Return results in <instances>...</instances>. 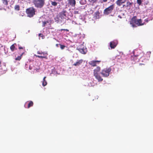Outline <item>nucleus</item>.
<instances>
[{
	"label": "nucleus",
	"mask_w": 153,
	"mask_h": 153,
	"mask_svg": "<svg viewBox=\"0 0 153 153\" xmlns=\"http://www.w3.org/2000/svg\"><path fill=\"white\" fill-rule=\"evenodd\" d=\"M144 22H143L141 19H137L136 16L132 18L130 21V24L133 27H136V25L138 26H140L144 25Z\"/></svg>",
	"instance_id": "nucleus-1"
},
{
	"label": "nucleus",
	"mask_w": 153,
	"mask_h": 153,
	"mask_svg": "<svg viewBox=\"0 0 153 153\" xmlns=\"http://www.w3.org/2000/svg\"><path fill=\"white\" fill-rule=\"evenodd\" d=\"M33 3L36 7L41 8L44 5L45 0H33Z\"/></svg>",
	"instance_id": "nucleus-2"
},
{
	"label": "nucleus",
	"mask_w": 153,
	"mask_h": 153,
	"mask_svg": "<svg viewBox=\"0 0 153 153\" xmlns=\"http://www.w3.org/2000/svg\"><path fill=\"white\" fill-rule=\"evenodd\" d=\"M26 13L28 17H32L35 14V9L33 7H30L26 10Z\"/></svg>",
	"instance_id": "nucleus-3"
},
{
	"label": "nucleus",
	"mask_w": 153,
	"mask_h": 153,
	"mask_svg": "<svg viewBox=\"0 0 153 153\" xmlns=\"http://www.w3.org/2000/svg\"><path fill=\"white\" fill-rule=\"evenodd\" d=\"M111 68H104L102 70L101 74L103 76L107 77L109 76L110 73L111 71Z\"/></svg>",
	"instance_id": "nucleus-4"
},
{
	"label": "nucleus",
	"mask_w": 153,
	"mask_h": 153,
	"mask_svg": "<svg viewBox=\"0 0 153 153\" xmlns=\"http://www.w3.org/2000/svg\"><path fill=\"white\" fill-rule=\"evenodd\" d=\"M37 53L39 54H43V56L37 55H35L34 56L36 57H38L41 59L45 58L46 59H48V53L47 52H42V51H38L37 52Z\"/></svg>",
	"instance_id": "nucleus-5"
},
{
	"label": "nucleus",
	"mask_w": 153,
	"mask_h": 153,
	"mask_svg": "<svg viewBox=\"0 0 153 153\" xmlns=\"http://www.w3.org/2000/svg\"><path fill=\"white\" fill-rule=\"evenodd\" d=\"M114 7V5L112 4L108 7L106 8L104 10V13L105 15H107L111 13Z\"/></svg>",
	"instance_id": "nucleus-6"
},
{
	"label": "nucleus",
	"mask_w": 153,
	"mask_h": 153,
	"mask_svg": "<svg viewBox=\"0 0 153 153\" xmlns=\"http://www.w3.org/2000/svg\"><path fill=\"white\" fill-rule=\"evenodd\" d=\"M68 4L69 5L72 7H74L76 4V1L75 0H67Z\"/></svg>",
	"instance_id": "nucleus-7"
},
{
	"label": "nucleus",
	"mask_w": 153,
	"mask_h": 153,
	"mask_svg": "<svg viewBox=\"0 0 153 153\" xmlns=\"http://www.w3.org/2000/svg\"><path fill=\"white\" fill-rule=\"evenodd\" d=\"M67 11L66 10H63L59 13V17L61 19H64L66 16V13Z\"/></svg>",
	"instance_id": "nucleus-8"
},
{
	"label": "nucleus",
	"mask_w": 153,
	"mask_h": 153,
	"mask_svg": "<svg viewBox=\"0 0 153 153\" xmlns=\"http://www.w3.org/2000/svg\"><path fill=\"white\" fill-rule=\"evenodd\" d=\"M117 41L111 42L110 44V46L111 48H114L117 45Z\"/></svg>",
	"instance_id": "nucleus-9"
},
{
	"label": "nucleus",
	"mask_w": 153,
	"mask_h": 153,
	"mask_svg": "<svg viewBox=\"0 0 153 153\" xmlns=\"http://www.w3.org/2000/svg\"><path fill=\"white\" fill-rule=\"evenodd\" d=\"M83 62V60L82 59L79 60H78L77 61L73 64V65L75 66H79L80 65L82 64Z\"/></svg>",
	"instance_id": "nucleus-10"
},
{
	"label": "nucleus",
	"mask_w": 153,
	"mask_h": 153,
	"mask_svg": "<svg viewBox=\"0 0 153 153\" xmlns=\"http://www.w3.org/2000/svg\"><path fill=\"white\" fill-rule=\"evenodd\" d=\"M126 1V0H117L116 2V4L118 6H120L121 5L124 3Z\"/></svg>",
	"instance_id": "nucleus-11"
},
{
	"label": "nucleus",
	"mask_w": 153,
	"mask_h": 153,
	"mask_svg": "<svg viewBox=\"0 0 153 153\" xmlns=\"http://www.w3.org/2000/svg\"><path fill=\"white\" fill-rule=\"evenodd\" d=\"M78 50L82 53L84 54H85L87 52V50L86 48H84L83 49L79 48V49Z\"/></svg>",
	"instance_id": "nucleus-12"
},
{
	"label": "nucleus",
	"mask_w": 153,
	"mask_h": 153,
	"mask_svg": "<svg viewBox=\"0 0 153 153\" xmlns=\"http://www.w3.org/2000/svg\"><path fill=\"white\" fill-rule=\"evenodd\" d=\"M132 4V3H131L130 1H128L127 2L126 5H123V7L126 6L129 8H130L131 7V5Z\"/></svg>",
	"instance_id": "nucleus-13"
},
{
	"label": "nucleus",
	"mask_w": 153,
	"mask_h": 153,
	"mask_svg": "<svg viewBox=\"0 0 153 153\" xmlns=\"http://www.w3.org/2000/svg\"><path fill=\"white\" fill-rule=\"evenodd\" d=\"M88 63L91 66L94 67L96 66V60L91 61Z\"/></svg>",
	"instance_id": "nucleus-14"
},
{
	"label": "nucleus",
	"mask_w": 153,
	"mask_h": 153,
	"mask_svg": "<svg viewBox=\"0 0 153 153\" xmlns=\"http://www.w3.org/2000/svg\"><path fill=\"white\" fill-rule=\"evenodd\" d=\"M15 45H16V44H13L10 47V49L11 50V51H13L15 50H16V48H15Z\"/></svg>",
	"instance_id": "nucleus-15"
},
{
	"label": "nucleus",
	"mask_w": 153,
	"mask_h": 153,
	"mask_svg": "<svg viewBox=\"0 0 153 153\" xmlns=\"http://www.w3.org/2000/svg\"><path fill=\"white\" fill-rule=\"evenodd\" d=\"M96 79L98 80L99 82L102 81L103 80L101 76L98 75L97 73H96Z\"/></svg>",
	"instance_id": "nucleus-16"
},
{
	"label": "nucleus",
	"mask_w": 153,
	"mask_h": 153,
	"mask_svg": "<svg viewBox=\"0 0 153 153\" xmlns=\"http://www.w3.org/2000/svg\"><path fill=\"white\" fill-rule=\"evenodd\" d=\"M46 78V76H45L43 79V80L42 82V85L43 86H45L47 84V82L45 80V79Z\"/></svg>",
	"instance_id": "nucleus-17"
},
{
	"label": "nucleus",
	"mask_w": 153,
	"mask_h": 153,
	"mask_svg": "<svg viewBox=\"0 0 153 153\" xmlns=\"http://www.w3.org/2000/svg\"><path fill=\"white\" fill-rule=\"evenodd\" d=\"M100 62V61L96 60V72L99 71L100 70V68L99 66H97V65L99 64V63Z\"/></svg>",
	"instance_id": "nucleus-18"
},
{
	"label": "nucleus",
	"mask_w": 153,
	"mask_h": 153,
	"mask_svg": "<svg viewBox=\"0 0 153 153\" xmlns=\"http://www.w3.org/2000/svg\"><path fill=\"white\" fill-rule=\"evenodd\" d=\"M3 4L5 6L8 4V2H10V0H1Z\"/></svg>",
	"instance_id": "nucleus-19"
},
{
	"label": "nucleus",
	"mask_w": 153,
	"mask_h": 153,
	"mask_svg": "<svg viewBox=\"0 0 153 153\" xmlns=\"http://www.w3.org/2000/svg\"><path fill=\"white\" fill-rule=\"evenodd\" d=\"M24 53V52H23L22 53V54L20 55V56H18L15 59V60H18L19 61L20 60L22 57V55Z\"/></svg>",
	"instance_id": "nucleus-20"
},
{
	"label": "nucleus",
	"mask_w": 153,
	"mask_h": 153,
	"mask_svg": "<svg viewBox=\"0 0 153 153\" xmlns=\"http://www.w3.org/2000/svg\"><path fill=\"white\" fill-rule=\"evenodd\" d=\"M86 48V47L83 44H82V45H79V46H78L77 47L76 49L77 50H78L79 49V48L83 49V48Z\"/></svg>",
	"instance_id": "nucleus-21"
},
{
	"label": "nucleus",
	"mask_w": 153,
	"mask_h": 153,
	"mask_svg": "<svg viewBox=\"0 0 153 153\" xmlns=\"http://www.w3.org/2000/svg\"><path fill=\"white\" fill-rule=\"evenodd\" d=\"M33 103L32 101H30L29 102L27 108H29L30 107L32 106L33 105Z\"/></svg>",
	"instance_id": "nucleus-22"
},
{
	"label": "nucleus",
	"mask_w": 153,
	"mask_h": 153,
	"mask_svg": "<svg viewBox=\"0 0 153 153\" xmlns=\"http://www.w3.org/2000/svg\"><path fill=\"white\" fill-rule=\"evenodd\" d=\"M137 55H134V56H132L131 58V59L132 60H134L135 61H137L138 60L137 59L136 56H137Z\"/></svg>",
	"instance_id": "nucleus-23"
},
{
	"label": "nucleus",
	"mask_w": 153,
	"mask_h": 153,
	"mask_svg": "<svg viewBox=\"0 0 153 153\" xmlns=\"http://www.w3.org/2000/svg\"><path fill=\"white\" fill-rule=\"evenodd\" d=\"M51 4L54 6H56L57 4V3L55 1H51Z\"/></svg>",
	"instance_id": "nucleus-24"
},
{
	"label": "nucleus",
	"mask_w": 153,
	"mask_h": 153,
	"mask_svg": "<svg viewBox=\"0 0 153 153\" xmlns=\"http://www.w3.org/2000/svg\"><path fill=\"white\" fill-rule=\"evenodd\" d=\"M14 8L15 10L19 11L20 10V6L19 5H16L15 6Z\"/></svg>",
	"instance_id": "nucleus-25"
},
{
	"label": "nucleus",
	"mask_w": 153,
	"mask_h": 153,
	"mask_svg": "<svg viewBox=\"0 0 153 153\" xmlns=\"http://www.w3.org/2000/svg\"><path fill=\"white\" fill-rule=\"evenodd\" d=\"M80 3L81 4H84L86 3L85 0H81L80 1Z\"/></svg>",
	"instance_id": "nucleus-26"
},
{
	"label": "nucleus",
	"mask_w": 153,
	"mask_h": 153,
	"mask_svg": "<svg viewBox=\"0 0 153 153\" xmlns=\"http://www.w3.org/2000/svg\"><path fill=\"white\" fill-rule=\"evenodd\" d=\"M100 13L98 12V13H96V19L98 18L99 19L100 18Z\"/></svg>",
	"instance_id": "nucleus-27"
},
{
	"label": "nucleus",
	"mask_w": 153,
	"mask_h": 153,
	"mask_svg": "<svg viewBox=\"0 0 153 153\" xmlns=\"http://www.w3.org/2000/svg\"><path fill=\"white\" fill-rule=\"evenodd\" d=\"M49 22L48 21H45V22H43V23H42V26L43 27H45L47 23H48Z\"/></svg>",
	"instance_id": "nucleus-28"
},
{
	"label": "nucleus",
	"mask_w": 153,
	"mask_h": 153,
	"mask_svg": "<svg viewBox=\"0 0 153 153\" xmlns=\"http://www.w3.org/2000/svg\"><path fill=\"white\" fill-rule=\"evenodd\" d=\"M142 2V0H137V3L139 5L141 4Z\"/></svg>",
	"instance_id": "nucleus-29"
},
{
	"label": "nucleus",
	"mask_w": 153,
	"mask_h": 153,
	"mask_svg": "<svg viewBox=\"0 0 153 153\" xmlns=\"http://www.w3.org/2000/svg\"><path fill=\"white\" fill-rule=\"evenodd\" d=\"M59 45L60 46V48L62 50L65 47V46L63 45H62L61 44H59Z\"/></svg>",
	"instance_id": "nucleus-30"
},
{
	"label": "nucleus",
	"mask_w": 153,
	"mask_h": 153,
	"mask_svg": "<svg viewBox=\"0 0 153 153\" xmlns=\"http://www.w3.org/2000/svg\"><path fill=\"white\" fill-rule=\"evenodd\" d=\"M152 19H150L149 18H148L147 19H145V21L146 22H148V21Z\"/></svg>",
	"instance_id": "nucleus-31"
},
{
	"label": "nucleus",
	"mask_w": 153,
	"mask_h": 153,
	"mask_svg": "<svg viewBox=\"0 0 153 153\" xmlns=\"http://www.w3.org/2000/svg\"><path fill=\"white\" fill-rule=\"evenodd\" d=\"M60 30L61 31L62 30L66 31L67 32L69 31V30L67 29H61L60 30Z\"/></svg>",
	"instance_id": "nucleus-32"
},
{
	"label": "nucleus",
	"mask_w": 153,
	"mask_h": 153,
	"mask_svg": "<svg viewBox=\"0 0 153 153\" xmlns=\"http://www.w3.org/2000/svg\"><path fill=\"white\" fill-rule=\"evenodd\" d=\"M39 37H44L42 33H39Z\"/></svg>",
	"instance_id": "nucleus-33"
},
{
	"label": "nucleus",
	"mask_w": 153,
	"mask_h": 153,
	"mask_svg": "<svg viewBox=\"0 0 153 153\" xmlns=\"http://www.w3.org/2000/svg\"><path fill=\"white\" fill-rule=\"evenodd\" d=\"M74 13L75 14H77L79 13V11H78L75 10L74 11Z\"/></svg>",
	"instance_id": "nucleus-34"
},
{
	"label": "nucleus",
	"mask_w": 153,
	"mask_h": 153,
	"mask_svg": "<svg viewBox=\"0 0 153 153\" xmlns=\"http://www.w3.org/2000/svg\"><path fill=\"white\" fill-rule=\"evenodd\" d=\"M89 1L90 2H93V3L96 1V0H89Z\"/></svg>",
	"instance_id": "nucleus-35"
},
{
	"label": "nucleus",
	"mask_w": 153,
	"mask_h": 153,
	"mask_svg": "<svg viewBox=\"0 0 153 153\" xmlns=\"http://www.w3.org/2000/svg\"><path fill=\"white\" fill-rule=\"evenodd\" d=\"M29 69L30 70H31L32 69V67L30 65L29 66Z\"/></svg>",
	"instance_id": "nucleus-36"
},
{
	"label": "nucleus",
	"mask_w": 153,
	"mask_h": 153,
	"mask_svg": "<svg viewBox=\"0 0 153 153\" xmlns=\"http://www.w3.org/2000/svg\"><path fill=\"white\" fill-rule=\"evenodd\" d=\"M19 49H23V48L22 47H19Z\"/></svg>",
	"instance_id": "nucleus-37"
},
{
	"label": "nucleus",
	"mask_w": 153,
	"mask_h": 153,
	"mask_svg": "<svg viewBox=\"0 0 153 153\" xmlns=\"http://www.w3.org/2000/svg\"><path fill=\"white\" fill-rule=\"evenodd\" d=\"M103 1L104 2H106L107 1V0H103Z\"/></svg>",
	"instance_id": "nucleus-38"
},
{
	"label": "nucleus",
	"mask_w": 153,
	"mask_h": 153,
	"mask_svg": "<svg viewBox=\"0 0 153 153\" xmlns=\"http://www.w3.org/2000/svg\"><path fill=\"white\" fill-rule=\"evenodd\" d=\"M118 17H119V18H121V16H120V15H119V16H118Z\"/></svg>",
	"instance_id": "nucleus-39"
},
{
	"label": "nucleus",
	"mask_w": 153,
	"mask_h": 153,
	"mask_svg": "<svg viewBox=\"0 0 153 153\" xmlns=\"http://www.w3.org/2000/svg\"><path fill=\"white\" fill-rule=\"evenodd\" d=\"M58 45H59V44H56V46L57 47H58Z\"/></svg>",
	"instance_id": "nucleus-40"
},
{
	"label": "nucleus",
	"mask_w": 153,
	"mask_h": 153,
	"mask_svg": "<svg viewBox=\"0 0 153 153\" xmlns=\"http://www.w3.org/2000/svg\"><path fill=\"white\" fill-rule=\"evenodd\" d=\"M1 62L0 61V65H1Z\"/></svg>",
	"instance_id": "nucleus-41"
},
{
	"label": "nucleus",
	"mask_w": 153,
	"mask_h": 153,
	"mask_svg": "<svg viewBox=\"0 0 153 153\" xmlns=\"http://www.w3.org/2000/svg\"><path fill=\"white\" fill-rule=\"evenodd\" d=\"M95 73H94V75H95Z\"/></svg>",
	"instance_id": "nucleus-42"
},
{
	"label": "nucleus",
	"mask_w": 153,
	"mask_h": 153,
	"mask_svg": "<svg viewBox=\"0 0 153 153\" xmlns=\"http://www.w3.org/2000/svg\"><path fill=\"white\" fill-rule=\"evenodd\" d=\"M36 70H38V69H36Z\"/></svg>",
	"instance_id": "nucleus-43"
},
{
	"label": "nucleus",
	"mask_w": 153,
	"mask_h": 153,
	"mask_svg": "<svg viewBox=\"0 0 153 153\" xmlns=\"http://www.w3.org/2000/svg\"><path fill=\"white\" fill-rule=\"evenodd\" d=\"M36 70H38V69H36Z\"/></svg>",
	"instance_id": "nucleus-44"
},
{
	"label": "nucleus",
	"mask_w": 153,
	"mask_h": 153,
	"mask_svg": "<svg viewBox=\"0 0 153 153\" xmlns=\"http://www.w3.org/2000/svg\"><path fill=\"white\" fill-rule=\"evenodd\" d=\"M36 70H38V69H36Z\"/></svg>",
	"instance_id": "nucleus-45"
},
{
	"label": "nucleus",
	"mask_w": 153,
	"mask_h": 153,
	"mask_svg": "<svg viewBox=\"0 0 153 153\" xmlns=\"http://www.w3.org/2000/svg\"><path fill=\"white\" fill-rule=\"evenodd\" d=\"M42 56H43V54H42Z\"/></svg>",
	"instance_id": "nucleus-46"
}]
</instances>
